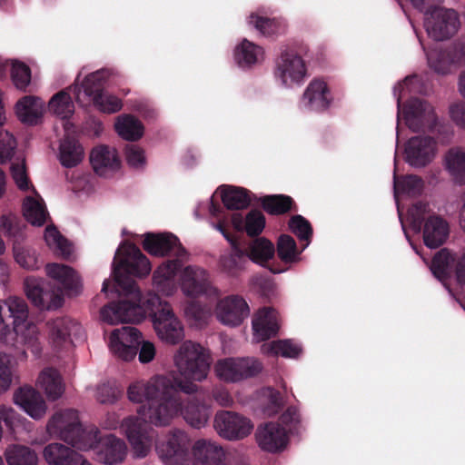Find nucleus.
<instances>
[{
    "instance_id": "f257e3e1",
    "label": "nucleus",
    "mask_w": 465,
    "mask_h": 465,
    "mask_svg": "<svg viewBox=\"0 0 465 465\" xmlns=\"http://www.w3.org/2000/svg\"><path fill=\"white\" fill-rule=\"evenodd\" d=\"M126 396L132 403L140 404L141 418L155 427L167 426L181 415L192 427L200 429L211 415L205 404L195 400L184 402L176 393L172 378L165 375L133 380L126 388Z\"/></svg>"
},
{
    "instance_id": "f03ea898",
    "label": "nucleus",
    "mask_w": 465,
    "mask_h": 465,
    "mask_svg": "<svg viewBox=\"0 0 465 465\" xmlns=\"http://www.w3.org/2000/svg\"><path fill=\"white\" fill-rule=\"evenodd\" d=\"M0 341L16 349L26 347L35 355L41 351L38 329L29 320L27 303L21 297L0 300Z\"/></svg>"
},
{
    "instance_id": "7ed1b4c3",
    "label": "nucleus",
    "mask_w": 465,
    "mask_h": 465,
    "mask_svg": "<svg viewBox=\"0 0 465 465\" xmlns=\"http://www.w3.org/2000/svg\"><path fill=\"white\" fill-rule=\"evenodd\" d=\"M143 246L153 256L175 257L162 262L153 273V290L163 296H173L176 292L175 276L181 263L186 259V251L181 246L178 238L168 232L145 234Z\"/></svg>"
},
{
    "instance_id": "20e7f679",
    "label": "nucleus",
    "mask_w": 465,
    "mask_h": 465,
    "mask_svg": "<svg viewBox=\"0 0 465 465\" xmlns=\"http://www.w3.org/2000/svg\"><path fill=\"white\" fill-rule=\"evenodd\" d=\"M423 87L418 75L407 76L403 82L394 87V95L398 102V121L402 117L410 129L417 131H433L438 124V117L434 108L426 101L411 100L401 109V101L407 94L421 93Z\"/></svg>"
},
{
    "instance_id": "39448f33",
    "label": "nucleus",
    "mask_w": 465,
    "mask_h": 465,
    "mask_svg": "<svg viewBox=\"0 0 465 465\" xmlns=\"http://www.w3.org/2000/svg\"><path fill=\"white\" fill-rule=\"evenodd\" d=\"M111 75L109 69L97 70L82 80L78 75L69 88L81 106L93 104L103 113L114 114L122 109L123 103L120 98L104 90V84Z\"/></svg>"
},
{
    "instance_id": "423d86ee",
    "label": "nucleus",
    "mask_w": 465,
    "mask_h": 465,
    "mask_svg": "<svg viewBox=\"0 0 465 465\" xmlns=\"http://www.w3.org/2000/svg\"><path fill=\"white\" fill-rule=\"evenodd\" d=\"M112 288L121 299L118 302H111L100 310L102 322L114 325L124 322L139 323L145 319V297H142L138 287L127 281L124 289L114 284Z\"/></svg>"
},
{
    "instance_id": "0eeeda50",
    "label": "nucleus",
    "mask_w": 465,
    "mask_h": 465,
    "mask_svg": "<svg viewBox=\"0 0 465 465\" xmlns=\"http://www.w3.org/2000/svg\"><path fill=\"white\" fill-rule=\"evenodd\" d=\"M159 294L157 292H150L145 296L146 315L151 316L153 329L160 340L176 344L184 337L183 326L171 304L162 300Z\"/></svg>"
},
{
    "instance_id": "6e6552de",
    "label": "nucleus",
    "mask_w": 465,
    "mask_h": 465,
    "mask_svg": "<svg viewBox=\"0 0 465 465\" xmlns=\"http://www.w3.org/2000/svg\"><path fill=\"white\" fill-rule=\"evenodd\" d=\"M151 270L150 261L140 249L132 243L124 242L119 246L114 255L113 284L124 289V283L128 281L137 287L130 276L144 277L150 273Z\"/></svg>"
},
{
    "instance_id": "1a4fd4ad",
    "label": "nucleus",
    "mask_w": 465,
    "mask_h": 465,
    "mask_svg": "<svg viewBox=\"0 0 465 465\" xmlns=\"http://www.w3.org/2000/svg\"><path fill=\"white\" fill-rule=\"evenodd\" d=\"M174 364L181 375L194 381L206 379L210 368L209 354L200 344L187 341L174 354Z\"/></svg>"
},
{
    "instance_id": "9d476101",
    "label": "nucleus",
    "mask_w": 465,
    "mask_h": 465,
    "mask_svg": "<svg viewBox=\"0 0 465 465\" xmlns=\"http://www.w3.org/2000/svg\"><path fill=\"white\" fill-rule=\"evenodd\" d=\"M178 270V285L184 297L196 300L199 297H216L219 290L213 285L210 272L203 267L191 264ZM175 284H177L175 282Z\"/></svg>"
},
{
    "instance_id": "9b49d317",
    "label": "nucleus",
    "mask_w": 465,
    "mask_h": 465,
    "mask_svg": "<svg viewBox=\"0 0 465 465\" xmlns=\"http://www.w3.org/2000/svg\"><path fill=\"white\" fill-rule=\"evenodd\" d=\"M191 439L183 430L168 431L155 445V451L163 465H189Z\"/></svg>"
},
{
    "instance_id": "f8f14e48",
    "label": "nucleus",
    "mask_w": 465,
    "mask_h": 465,
    "mask_svg": "<svg viewBox=\"0 0 465 465\" xmlns=\"http://www.w3.org/2000/svg\"><path fill=\"white\" fill-rule=\"evenodd\" d=\"M145 423L151 424L137 412V416H128L120 424L121 431L127 438L132 454L136 459L145 458L152 450L153 430Z\"/></svg>"
},
{
    "instance_id": "ddd939ff",
    "label": "nucleus",
    "mask_w": 465,
    "mask_h": 465,
    "mask_svg": "<svg viewBox=\"0 0 465 465\" xmlns=\"http://www.w3.org/2000/svg\"><path fill=\"white\" fill-rule=\"evenodd\" d=\"M273 76L276 83L284 88L300 86L307 77L306 63L295 52H283L276 60Z\"/></svg>"
},
{
    "instance_id": "4468645a",
    "label": "nucleus",
    "mask_w": 465,
    "mask_h": 465,
    "mask_svg": "<svg viewBox=\"0 0 465 465\" xmlns=\"http://www.w3.org/2000/svg\"><path fill=\"white\" fill-rule=\"evenodd\" d=\"M460 26L458 13L450 8L434 7L426 12L424 27L430 37L442 41L454 35Z\"/></svg>"
},
{
    "instance_id": "2eb2a0df",
    "label": "nucleus",
    "mask_w": 465,
    "mask_h": 465,
    "mask_svg": "<svg viewBox=\"0 0 465 465\" xmlns=\"http://www.w3.org/2000/svg\"><path fill=\"white\" fill-rule=\"evenodd\" d=\"M142 333L134 327L124 326L109 332L106 342L110 353L124 361H133L141 343Z\"/></svg>"
},
{
    "instance_id": "dca6fc26",
    "label": "nucleus",
    "mask_w": 465,
    "mask_h": 465,
    "mask_svg": "<svg viewBox=\"0 0 465 465\" xmlns=\"http://www.w3.org/2000/svg\"><path fill=\"white\" fill-rule=\"evenodd\" d=\"M262 370V363L255 358H225L214 365L216 376L227 382H238L252 378Z\"/></svg>"
},
{
    "instance_id": "f3484780",
    "label": "nucleus",
    "mask_w": 465,
    "mask_h": 465,
    "mask_svg": "<svg viewBox=\"0 0 465 465\" xmlns=\"http://www.w3.org/2000/svg\"><path fill=\"white\" fill-rule=\"evenodd\" d=\"M213 423L217 433L230 440L243 439L253 429V424L248 418L230 411L218 412Z\"/></svg>"
},
{
    "instance_id": "a211bd4d",
    "label": "nucleus",
    "mask_w": 465,
    "mask_h": 465,
    "mask_svg": "<svg viewBox=\"0 0 465 465\" xmlns=\"http://www.w3.org/2000/svg\"><path fill=\"white\" fill-rule=\"evenodd\" d=\"M214 312L221 323L236 327L249 316L250 308L242 296L232 294L218 301Z\"/></svg>"
},
{
    "instance_id": "6ab92c4d",
    "label": "nucleus",
    "mask_w": 465,
    "mask_h": 465,
    "mask_svg": "<svg viewBox=\"0 0 465 465\" xmlns=\"http://www.w3.org/2000/svg\"><path fill=\"white\" fill-rule=\"evenodd\" d=\"M437 153V143L430 136H413L404 147L405 161L415 168H420L432 162Z\"/></svg>"
},
{
    "instance_id": "aec40b11",
    "label": "nucleus",
    "mask_w": 465,
    "mask_h": 465,
    "mask_svg": "<svg viewBox=\"0 0 465 465\" xmlns=\"http://www.w3.org/2000/svg\"><path fill=\"white\" fill-rule=\"evenodd\" d=\"M80 426L78 411L73 409H64L57 411L51 416L46 424V430L50 436L69 443L72 442Z\"/></svg>"
},
{
    "instance_id": "412c9836",
    "label": "nucleus",
    "mask_w": 465,
    "mask_h": 465,
    "mask_svg": "<svg viewBox=\"0 0 465 465\" xmlns=\"http://www.w3.org/2000/svg\"><path fill=\"white\" fill-rule=\"evenodd\" d=\"M82 334L81 324L70 317H58L48 322L49 341L56 349L70 345Z\"/></svg>"
},
{
    "instance_id": "4be33fe9",
    "label": "nucleus",
    "mask_w": 465,
    "mask_h": 465,
    "mask_svg": "<svg viewBox=\"0 0 465 465\" xmlns=\"http://www.w3.org/2000/svg\"><path fill=\"white\" fill-rule=\"evenodd\" d=\"M46 275L58 284L67 296H77L82 292V281L77 272L65 264L53 262L45 265Z\"/></svg>"
},
{
    "instance_id": "5701e85b",
    "label": "nucleus",
    "mask_w": 465,
    "mask_h": 465,
    "mask_svg": "<svg viewBox=\"0 0 465 465\" xmlns=\"http://www.w3.org/2000/svg\"><path fill=\"white\" fill-rule=\"evenodd\" d=\"M191 450L194 465H227L226 451L215 440L199 439L191 443Z\"/></svg>"
},
{
    "instance_id": "b1692460",
    "label": "nucleus",
    "mask_w": 465,
    "mask_h": 465,
    "mask_svg": "<svg viewBox=\"0 0 465 465\" xmlns=\"http://www.w3.org/2000/svg\"><path fill=\"white\" fill-rule=\"evenodd\" d=\"M13 401L30 418L39 420L47 412V404L41 393L31 386H23L13 394Z\"/></svg>"
},
{
    "instance_id": "393cba45",
    "label": "nucleus",
    "mask_w": 465,
    "mask_h": 465,
    "mask_svg": "<svg viewBox=\"0 0 465 465\" xmlns=\"http://www.w3.org/2000/svg\"><path fill=\"white\" fill-rule=\"evenodd\" d=\"M281 326L279 312L271 307L258 310L252 317V339L256 342L263 341L276 335Z\"/></svg>"
},
{
    "instance_id": "a878e982",
    "label": "nucleus",
    "mask_w": 465,
    "mask_h": 465,
    "mask_svg": "<svg viewBox=\"0 0 465 465\" xmlns=\"http://www.w3.org/2000/svg\"><path fill=\"white\" fill-rule=\"evenodd\" d=\"M332 102V97L325 81L313 79L307 85L302 98V106L311 111L323 112Z\"/></svg>"
},
{
    "instance_id": "bb28decb",
    "label": "nucleus",
    "mask_w": 465,
    "mask_h": 465,
    "mask_svg": "<svg viewBox=\"0 0 465 465\" xmlns=\"http://www.w3.org/2000/svg\"><path fill=\"white\" fill-rule=\"evenodd\" d=\"M43 458L48 465H92L82 454L58 442L46 445L43 450Z\"/></svg>"
},
{
    "instance_id": "cd10ccee",
    "label": "nucleus",
    "mask_w": 465,
    "mask_h": 465,
    "mask_svg": "<svg viewBox=\"0 0 465 465\" xmlns=\"http://www.w3.org/2000/svg\"><path fill=\"white\" fill-rule=\"evenodd\" d=\"M45 111V103L42 98L35 95L23 96L15 105L16 117L27 125H36L41 123Z\"/></svg>"
},
{
    "instance_id": "c85d7f7f",
    "label": "nucleus",
    "mask_w": 465,
    "mask_h": 465,
    "mask_svg": "<svg viewBox=\"0 0 465 465\" xmlns=\"http://www.w3.org/2000/svg\"><path fill=\"white\" fill-rule=\"evenodd\" d=\"M256 439L259 446L270 452L282 450L288 442L286 430L274 422L260 426L256 432Z\"/></svg>"
},
{
    "instance_id": "c756f323",
    "label": "nucleus",
    "mask_w": 465,
    "mask_h": 465,
    "mask_svg": "<svg viewBox=\"0 0 465 465\" xmlns=\"http://www.w3.org/2000/svg\"><path fill=\"white\" fill-rule=\"evenodd\" d=\"M22 213L33 226H43L49 219V213L42 196L35 189L25 193L22 203Z\"/></svg>"
},
{
    "instance_id": "7c9ffc66",
    "label": "nucleus",
    "mask_w": 465,
    "mask_h": 465,
    "mask_svg": "<svg viewBox=\"0 0 465 465\" xmlns=\"http://www.w3.org/2000/svg\"><path fill=\"white\" fill-rule=\"evenodd\" d=\"M90 162L94 172L100 176H108L121 166L115 149L105 145H99L92 150Z\"/></svg>"
},
{
    "instance_id": "2f4dec72",
    "label": "nucleus",
    "mask_w": 465,
    "mask_h": 465,
    "mask_svg": "<svg viewBox=\"0 0 465 465\" xmlns=\"http://www.w3.org/2000/svg\"><path fill=\"white\" fill-rule=\"evenodd\" d=\"M64 129L65 134L60 143L59 160L62 165L71 168L81 163L84 151L82 146L71 136L75 132L72 123H64Z\"/></svg>"
},
{
    "instance_id": "473e14b6",
    "label": "nucleus",
    "mask_w": 465,
    "mask_h": 465,
    "mask_svg": "<svg viewBox=\"0 0 465 465\" xmlns=\"http://www.w3.org/2000/svg\"><path fill=\"white\" fill-rule=\"evenodd\" d=\"M101 445L96 451L98 460L107 465H115L122 462L127 454L124 441L114 435L103 437Z\"/></svg>"
},
{
    "instance_id": "72a5a7b5",
    "label": "nucleus",
    "mask_w": 465,
    "mask_h": 465,
    "mask_svg": "<svg viewBox=\"0 0 465 465\" xmlns=\"http://www.w3.org/2000/svg\"><path fill=\"white\" fill-rule=\"evenodd\" d=\"M233 59L241 68L249 69L264 61L265 52L262 46L243 39L234 47Z\"/></svg>"
},
{
    "instance_id": "f704fd0d",
    "label": "nucleus",
    "mask_w": 465,
    "mask_h": 465,
    "mask_svg": "<svg viewBox=\"0 0 465 465\" xmlns=\"http://www.w3.org/2000/svg\"><path fill=\"white\" fill-rule=\"evenodd\" d=\"M36 386L45 394L49 401H56L64 392V380L56 369L46 367L43 369L36 379Z\"/></svg>"
},
{
    "instance_id": "c9c22d12",
    "label": "nucleus",
    "mask_w": 465,
    "mask_h": 465,
    "mask_svg": "<svg viewBox=\"0 0 465 465\" xmlns=\"http://www.w3.org/2000/svg\"><path fill=\"white\" fill-rule=\"evenodd\" d=\"M449 235V223L439 215L430 216L425 222L423 229V241L430 249L438 248Z\"/></svg>"
},
{
    "instance_id": "e433bc0d",
    "label": "nucleus",
    "mask_w": 465,
    "mask_h": 465,
    "mask_svg": "<svg viewBox=\"0 0 465 465\" xmlns=\"http://www.w3.org/2000/svg\"><path fill=\"white\" fill-rule=\"evenodd\" d=\"M74 103L68 89L54 94L48 101L46 107L50 114L64 120L65 123H70L69 119L74 114Z\"/></svg>"
},
{
    "instance_id": "4c0bfd02",
    "label": "nucleus",
    "mask_w": 465,
    "mask_h": 465,
    "mask_svg": "<svg viewBox=\"0 0 465 465\" xmlns=\"http://www.w3.org/2000/svg\"><path fill=\"white\" fill-rule=\"evenodd\" d=\"M244 253L254 263L266 266L268 262L274 257L275 247L266 238L260 237L248 243Z\"/></svg>"
},
{
    "instance_id": "58836bf2",
    "label": "nucleus",
    "mask_w": 465,
    "mask_h": 465,
    "mask_svg": "<svg viewBox=\"0 0 465 465\" xmlns=\"http://www.w3.org/2000/svg\"><path fill=\"white\" fill-rule=\"evenodd\" d=\"M44 239L49 249L56 255L66 260L71 259L73 256L74 252L73 244L54 225L46 226Z\"/></svg>"
},
{
    "instance_id": "ea45409f",
    "label": "nucleus",
    "mask_w": 465,
    "mask_h": 465,
    "mask_svg": "<svg viewBox=\"0 0 465 465\" xmlns=\"http://www.w3.org/2000/svg\"><path fill=\"white\" fill-rule=\"evenodd\" d=\"M114 129L120 137L127 141L139 140L144 132L142 122L131 114L119 115L115 119Z\"/></svg>"
},
{
    "instance_id": "a19ab883",
    "label": "nucleus",
    "mask_w": 465,
    "mask_h": 465,
    "mask_svg": "<svg viewBox=\"0 0 465 465\" xmlns=\"http://www.w3.org/2000/svg\"><path fill=\"white\" fill-rule=\"evenodd\" d=\"M232 223L237 231H245L249 236L260 234L265 226V218L259 211L250 212L245 218L240 213L232 216Z\"/></svg>"
},
{
    "instance_id": "79ce46f5",
    "label": "nucleus",
    "mask_w": 465,
    "mask_h": 465,
    "mask_svg": "<svg viewBox=\"0 0 465 465\" xmlns=\"http://www.w3.org/2000/svg\"><path fill=\"white\" fill-rule=\"evenodd\" d=\"M247 262L244 251L236 242L232 243V252L220 258V266L223 273L229 277H237L244 269Z\"/></svg>"
},
{
    "instance_id": "37998d69",
    "label": "nucleus",
    "mask_w": 465,
    "mask_h": 465,
    "mask_svg": "<svg viewBox=\"0 0 465 465\" xmlns=\"http://www.w3.org/2000/svg\"><path fill=\"white\" fill-rule=\"evenodd\" d=\"M445 168L452 180L460 184H465V151L461 148H451L445 154Z\"/></svg>"
},
{
    "instance_id": "c03bdc74",
    "label": "nucleus",
    "mask_w": 465,
    "mask_h": 465,
    "mask_svg": "<svg viewBox=\"0 0 465 465\" xmlns=\"http://www.w3.org/2000/svg\"><path fill=\"white\" fill-rule=\"evenodd\" d=\"M433 210L428 203H417L413 204L408 211L406 221L401 219V213H399V216L401 222L402 229L405 232L407 239L409 235L406 230V226L411 227L415 232H419L421 228V223L424 220H428L430 216H434Z\"/></svg>"
},
{
    "instance_id": "a18cd8bd",
    "label": "nucleus",
    "mask_w": 465,
    "mask_h": 465,
    "mask_svg": "<svg viewBox=\"0 0 465 465\" xmlns=\"http://www.w3.org/2000/svg\"><path fill=\"white\" fill-rule=\"evenodd\" d=\"M4 456L7 465H36L38 461L35 450L29 447L18 444L7 446Z\"/></svg>"
},
{
    "instance_id": "49530a36",
    "label": "nucleus",
    "mask_w": 465,
    "mask_h": 465,
    "mask_svg": "<svg viewBox=\"0 0 465 465\" xmlns=\"http://www.w3.org/2000/svg\"><path fill=\"white\" fill-rule=\"evenodd\" d=\"M459 256L454 255L446 249L440 250L433 258L430 271L433 275L443 281L452 272L456 273V261Z\"/></svg>"
},
{
    "instance_id": "de8ad7c7",
    "label": "nucleus",
    "mask_w": 465,
    "mask_h": 465,
    "mask_svg": "<svg viewBox=\"0 0 465 465\" xmlns=\"http://www.w3.org/2000/svg\"><path fill=\"white\" fill-rule=\"evenodd\" d=\"M228 209H242L250 203L246 190L232 185H221L216 190Z\"/></svg>"
},
{
    "instance_id": "09e8293b",
    "label": "nucleus",
    "mask_w": 465,
    "mask_h": 465,
    "mask_svg": "<svg viewBox=\"0 0 465 465\" xmlns=\"http://www.w3.org/2000/svg\"><path fill=\"white\" fill-rule=\"evenodd\" d=\"M98 434L99 430L97 428H83L81 425L69 444L83 451L93 450L96 452L101 445L100 441L103 440V437H99Z\"/></svg>"
},
{
    "instance_id": "8fccbe9b",
    "label": "nucleus",
    "mask_w": 465,
    "mask_h": 465,
    "mask_svg": "<svg viewBox=\"0 0 465 465\" xmlns=\"http://www.w3.org/2000/svg\"><path fill=\"white\" fill-rule=\"evenodd\" d=\"M423 188V182L415 175H408L399 179L394 172V197L400 213V195H415L420 193Z\"/></svg>"
},
{
    "instance_id": "3c124183",
    "label": "nucleus",
    "mask_w": 465,
    "mask_h": 465,
    "mask_svg": "<svg viewBox=\"0 0 465 465\" xmlns=\"http://www.w3.org/2000/svg\"><path fill=\"white\" fill-rule=\"evenodd\" d=\"M261 351L264 354L281 355L286 358H296L302 353V347L291 340L275 341L262 345Z\"/></svg>"
},
{
    "instance_id": "603ef678",
    "label": "nucleus",
    "mask_w": 465,
    "mask_h": 465,
    "mask_svg": "<svg viewBox=\"0 0 465 465\" xmlns=\"http://www.w3.org/2000/svg\"><path fill=\"white\" fill-rule=\"evenodd\" d=\"M247 22L263 35L279 34L285 29V24L282 20L271 19L254 13L250 15Z\"/></svg>"
},
{
    "instance_id": "864d4df0",
    "label": "nucleus",
    "mask_w": 465,
    "mask_h": 465,
    "mask_svg": "<svg viewBox=\"0 0 465 465\" xmlns=\"http://www.w3.org/2000/svg\"><path fill=\"white\" fill-rule=\"evenodd\" d=\"M303 250L298 251L295 241L290 235H281L277 242V254L285 263H293L300 261V254Z\"/></svg>"
},
{
    "instance_id": "5fc2aeb1",
    "label": "nucleus",
    "mask_w": 465,
    "mask_h": 465,
    "mask_svg": "<svg viewBox=\"0 0 465 465\" xmlns=\"http://www.w3.org/2000/svg\"><path fill=\"white\" fill-rule=\"evenodd\" d=\"M13 250L15 260L21 267L26 270H36L40 267L38 255L35 250L19 242L14 244Z\"/></svg>"
},
{
    "instance_id": "6e6d98bb",
    "label": "nucleus",
    "mask_w": 465,
    "mask_h": 465,
    "mask_svg": "<svg viewBox=\"0 0 465 465\" xmlns=\"http://www.w3.org/2000/svg\"><path fill=\"white\" fill-rule=\"evenodd\" d=\"M93 396L102 404H113L121 397V391L111 381H103L94 387H90Z\"/></svg>"
},
{
    "instance_id": "4d7b16f0",
    "label": "nucleus",
    "mask_w": 465,
    "mask_h": 465,
    "mask_svg": "<svg viewBox=\"0 0 465 465\" xmlns=\"http://www.w3.org/2000/svg\"><path fill=\"white\" fill-rule=\"evenodd\" d=\"M429 66L438 74H447L451 64L456 59L451 57L449 53L441 50L433 49L427 53Z\"/></svg>"
},
{
    "instance_id": "13d9d810",
    "label": "nucleus",
    "mask_w": 465,
    "mask_h": 465,
    "mask_svg": "<svg viewBox=\"0 0 465 465\" xmlns=\"http://www.w3.org/2000/svg\"><path fill=\"white\" fill-rule=\"evenodd\" d=\"M23 417L10 405L0 404V442L4 437V427L14 432L18 425L21 423Z\"/></svg>"
},
{
    "instance_id": "bf43d9fd",
    "label": "nucleus",
    "mask_w": 465,
    "mask_h": 465,
    "mask_svg": "<svg viewBox=\"0 0 465 465\" xmlns=\"http://www.w3.org/2000/svg\"><path fill=\"white\" fill-rule=\"evenodd\" d=\"M260 401L262 412L266 416L277 413L282 404L280 393L272 388H266L261 391Z\"/></svg>"
},
{
    "instance_id": "052dcab7",
    "label": "nucleus",
    "mask_w": 465,
    "mask_h": 465,
    "mask_svg": "<svg viewBox=\"0 0 465 465\" xmlns=\"http://www.w3.org/2000/svg\"><path fill=\"white\" fill-rule=\"evenodd\" d=\"M11 78L19 90L25 91L31 82V72L29 67L19 61L11 62Z\"/></svg>"
},
{
    "instance_id": "680f3d73",
    "label": "nucleus",
    "mask_w": 465,
    "mask_h": 465,
    "mask_svg": "<svg viewBox=\"0 0 465 465\" xmlns=\"http://www.w3.org/2000/svg\"><path fill=\"white\" fill-rule=\"evenodd\" d=\"M64 291L59 288H51L46 285L42 300H38V308L41 310H55L64 303Z\"/></svg>"
},
{
    "instance_id": "e2e57ef3",
    "label": "nucleus",
    "mask_w": 465,
    "mask_h": 465,
    "mask_svg": "<svg viewBox=\"0 0 465 465\" xmlns=\"http://www.w3.org/2000/svg\"><path fill=\"white\" fill-rule=\"evenodd\" d=\"M262 206L272 214H280L287 212L292 205V199L285 195H270L262 198Z\"/></svg>"
},
{
    "instance_id": "0e129e2a",
    "label": "nucleus",
    "mask_w": 465,
    "mask_h": 465,
    "mask_svg": "<svg viewBox=\"0 0 465 465\" xmlns=\"http://www.w3.org/2000/svg\"><path fill=\"white\" fill-rule=\"evenodd\" d=\"M46 283L43 279L27 277L24 281V290L26 297L31 302L38 308V300H42L41 297L44 294Z\"/></svg>"
},
{
    "instance_id": "69168bd1",
    "label": "nucleus",
    "mask_w": 465,
    "mask_h": 465,
    "mask_svg": "<svg viewBox=\"0 0 465 465\" xmlns=\"http://www.w3.org/2000/svg\"><path fill=\"white\" fill-rule=\"evenodd\" d=\"M11 175L19 190L27 193L31 189H35L28 179L24 160L12 163Z\"/></svg>"
},
{
    "instance_id": "338daca9",
    "label": "nucleus",
    "mask_w": 465,
    "mask_h": 465,
    "mask_svg": "<svg viewBox=\"0 0 465 465\" xmlns=\"http://www.w3.org/2000/svg\"><path fill=\"white\" fill-rule=\"evenodd\" d=\"M289 226L292 232L297 235L301 241L306 242L302 247V250H304L309 245L312 233L309 222L306 221L302 216L296 215L290 220Z\"/></svg>"
},
{
    "instance_id": "774afa93",
    "label": "nucleus",
    "mask_w": 465,
    "mask_h": 465,
    "mask_svg": "<svg viewBox=\"0 0 465 465\" xmlns=\"http://www.w3.org/2000/svg\"><path fill=\"white\" fill-rule=\"evenodd\" d=\"M183 312L187 319L199 327L203 325L208 318L207 312L195 300L188 302L183 308Z\"/></svg>"
}]
</instances>
